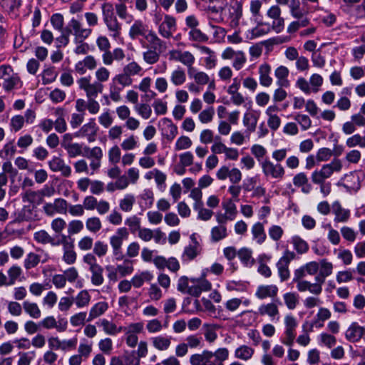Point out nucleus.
<instances>
[{
    "label": "nucleus",
    "mask_w": 365,
    "mask_h": 365,
    "mask_svg": "<svg viewBox=\"0 0 365 365\" xmlns=\"http://www.w3.org/2000/svg\"><path fill=\"white\" fill-rule=\"evenodd\" d=\"M86 227L91 233H97L102 228V222L98 217L93 216L86 219Z\"/></svg>",
    "instance_id": "nucleus-45"
},
{
    "label": "nucleus",
    "mask_w": 365,
    "mask_h": 365,
    "mask_svg": "<svg viewBox=\"0 0 365 365\" xmlns=\"http://www.w3.org/2000/svg\"><path fill=\"white\" fill-rule=\"evenodd\" d=\"M345 336L351 342H357L365 336V327L353 322L346 329Z\"/></svg>",
    "instance_id": "nucleus-20"
},
{
    "label": "nucleus",
    "mask_w": 365,
    "mask_h": 365,
    "mask_svg": "<svg viewBox=\"0 0 365 365\" xmlns=\"http://www.w3.org/2000/svg\"><path fill=\"white\" fill-rule=\"evenodd\" d=\"M192 284L188 291V294L197 297L202 292L210 291L212 288L211 283L205 279L191 280Z\"/></svg>",
    "instance_id": "nucleus-18"
},
{
    "label": "nucleus",
    "mask_w": 365,
    "mask_h": 365,
    "mask_svg": "<svg viewBox=\"0 0 365 365\" xmlns=\"http://www.w3.org/2000/svg\"><path fill=\"white\" fill-rule=\"evenodd\" d=\"M0 79L3 80L2 86L6 91H11L21 84L19 76L14 73L10 66H0Z\"/></svg>",
    "instance_id": "nucleus-4"
},
{
    "label": "nucleus",
    "mask_w": 365,
    "mask_h": 365,
    "mask_svg": "<svg viewBox=\"0 0 365 365\" xmlns=\"http://www.w3.org/2000/svg\"><path fill=\"white\" fill-rule=\"evenodd\" d=\"M342 164L338 159L333 160L330 163L324 165L319 170H315L312 174V180L314 183H322L333 174L339 172Z\"/></svg>",
    "instance_id": "nucleus-3"
},
{
    "label": "nucleus",
    "mask_w": 365,
    "mask_h": 365,
    "mask_svg": "<svg viewBox=\"0 0 365 365\" xmlns=\"http://www.w3.org/2000/svg\"><path fill=\"white\" fill-rule=\"evenodd\" d=\"M163 122L164 135L168 141H172L178 135V127L168 118H164Z\"/></svg>",
    "instance_id": "nucleus-33"
},
{
    "label": "nucleus",
    "mask_w": 365,
    "mask_h": 365,
    "mask_svg": "<svg viewBox=\"0 0 365 365\" xmlns=\"http://www.w3.org/2000/svg\"><path fill=\"white\" fill-rule=\"evenodd\" d=\"M289 7L290 14L294 19H302L308 14V11L304 6H301L298 0H292Z\"/></svg>",
    "instance_id": "nucleus-38"
},
{
    "label": "nucleus",
    "mask_w": 365,
    "mask_h": 365,
    "mask_svg": "<svg viewBox=\"0 0 365 365\" xmlns=\"http://www.w3.org/2000/svg\"><path fill=\"white\" fill-rule=\"evenodd\" d=\"M203 328L205 329L204 336L206 341L209 343L214 342L217 338L216 329L218 327L215 324H205Z\"/></svg>",
    "instance_id": "nucleus-54"
},
{
    "label": "nucleus",
    "mask_w": 365,
    "mask_h": 365,
    "mask_svg": "<svg viewBox=\"0 0 365 365\" xmlns=\"http://www.w3.org/2000/svg\"><path fill=\"white\" fill-rule=\"evenodd\" d=\"M297 288L300 292L309 291L310 293L319 295L322 293V289L317 284H314L309 281L302 280L297 282Z\"/></svg>",
    "instance_id": "nucleus-35"
},
{
    "label": "nucleus",
    "mask_w": 365,
    "mask_h": 365,
    "mask_svg": "<svg viewBox=\"0 0 365 365\" xmlns=\"http://www.w3.org/2000/svg\"><path fill=\"white\" fill-rule=\"evenodd\" d=\"M289 73V69L284 66H280L275 69L274 76L277 79V83L280 87H288L289 86V81L287 78Z\"/></svg>",
    "instance_id": "nucleus-32"
},
{
    "label": "nucleus",
    "mask_w": 365,
    "mask_h": 365,
    "mask_svg": "<svg viewBox=\"0 0 365 365\" xmlns=\"http://www.w3.org/2000/svg\"><path fill=\"white\" fill-rule=\"evenodd\" d=\"M271 66L267 63H263L259 67V83L262 86L269 87L272 83L270 76Z\"/></svg>",
    "instance_id": "nucleus-30"
},
{
    "label": "nucleus",
    "mask_w": 365,
    "mask_h": 365,
    "mask_svg": "<svg viewBox=\"0 0 365 365\" xmlns=\"http://www.w3.org/2000/svg\"><path fill=\"white\" fill-rule=\"evenodd\" d=\"M129 236V231L126 227H120L116 230L115 233L110 237V245L113 250V254L117 259H121L122 245L123 241L127 240Z\"/></svg>",
    "instance_id": "nucleus-6"
},
{
    "label": "nucleus",
    "mask_w": 365,
    "mask_h": 365,
    "mask_svg": "<svg viewBox=\"0 0 365 365\" xmlns=\"http://www.w3.org/2000/svg\"><path fill=\"white\" fill-rule=\"evenodd\" d=\"M278 287L274 284L259 285L255 292V297L263 300L267 298H275L278 294Z\"/></svg>",
    "instance_id": "nucleus-21"
},
{
    "label": "nucleus",
    "mask_w": 365,
    "mask_h": 365,
    "mask_svg": "<svg viewBox=\"0 0 365 365\" xmlns=\"http://www.w3.org/2000/svg\"><path fill=\"white\" fill-rule=\"evenodd\" d=\"M142 70V67L137 62L131 61L123 66L122 72L132 78V76L139 75Z\"/></svg>",
    "instance_id": "nucleus-55"
},
{
    "label": "nucleus",
    "mask_w": 365,
    "mask_h": 365,
    "mask_svg": "<svg viewBox=\"0 0 365 365\" xmlns=\"http://www.w3.org/2000/svg\"><path fill=\"white\" fill-rule=\"evenodd\" d=\"M89 271L91 273V283L95 286L101 285L104 282L103 267L99 264L93 268L89 269Z\"/></svg>",
    "instance_id": "nucleus-43"
},
{
    "label": "nucleus",
    "mask_w": 365,
    "mask_h": 365,
    "mask_svg": "<svg viewBox=\"0 0 365 365\" xmlns=\"http://www.w3.org/2000/svg\"><path fill=\"white\" fill-rule=\"evenodd\" d=\"M97 324L101 327L104 332L108 335H115L120 331V328H118L114 323L106 319L99 320Z\"/></svg>",
    "instance_id": "nucleus-44"
},
{
    "label": "nucleus",
    "mask_w": 365,
    "mask_h": 365,
    "mask_svg": "<svg viewBox=\"0 0 365 365\" xmlns=\"http://www.w3.org/2000/svg\"><path fill=\"white\" fill-rule=\"evenodd\" d=\"M83 148L81 144L74 143L66 146L65 150L67 151L69 158H76L80 155L83 156Z\"/></svg>",
    "instance_id": "nucleus-60"
},
{
    "label": "nucleus",
    "mask_w": 365,
    "mask_h": 365,
    "mask_svg": "<svg viewBox=\"0 0 365 365\" xmlns=\"http://www.w3.org/2000/svg\"><path fill=\"white\" fill-rule=\"evenodd\" d=\"M98 130L94 120L91 119L88 123L84 124L78 132L74 133V136L86 137L89 143H92L96 140Z\"/></svg>",
    "instance_id": "nucleus-17"
},
{
    "label": "nucleus",
    "mask_w": 365,
    "mask_h": 365,
    "mask_svg": "<svg viewBox=\"0 0 365 365\" xmlns=\"http://www.w3.org/2000/svg\"><path fill=\"white\" fill-rule=\"evenodd\" d=\"M176 29V20L170 15H165L163 21L159 26V33L162 36L169 38Z\"/></svg>",
    "instance_id": "nucleus-19"
},
{
    "label": "nucleus",
    "mask_w": 365,
    "mask_h": 365,
    "mask_svg": "<svg viewBox=\"0 0 365 365\" xmlns=\"http://www.w3.org/2000/svg\"><path fill=\"white\" fill-rule=\"evenodd\" d=\"M295 254L289 250H286L277 263V268L279 277L282 282L287 281L290 276L289 265L290 262L294 259Z\"/></svg>",
    "instance_id": "nucleus-11"
},
{
    "label": "nucleus",
    "mask_w": 365,
    "mask_h": 365,
    "mask_svg": "<svg viewBox=\"0 0 365 365\" xmlns=\"http://www.w3.org/2000/svg\"><path fill=\"white\" fill-rule=\"evenodd\" d=\"M68 27L69 32L74 36L75 42H83L92 34L91 29L84 26L80 21L76 19H72L70 21Z\"/></svg>",
    "instance_id": "nucleus-9"
},
{
    "label": "nucleus",
    "mask_w": 365,
    "mask_h": 365,
    "mask_svg": "<svg viewBox=\"0 0 365 365\" xmlns=\"http://www.w3.org/2000/svg\"><path fill=\"white\" fill-rule=\"evenodd\" d=\"M22 200L24 202L38 203L42 201L39 191L26 190L21 195Z\"/></svg>",
    "instance_id": "nucleus-47"
},
{
    "label": "nucleus",
    "mask_w": 365,
    "mask_h": 365,
    "mask_svg": "<svg viewBox=\"0 0 365 365\" xmlns=\"http://www.w3.org/2000/svg\"><path fill=\"white\" fill-rule=\"evenodd\" d=\"M125 225L129 227V230L131 233H135L141 228L140 219L136 215H132L126 218L125 220Z\"/></svg>",
    "instance_id": "nucleus-64"
},
{
    "label": "nucleus",
    "mask_w": 365,
    "mask_h": 365,
    "mask_svg": "<svg viewBox=\"0 0 365 365\" xmlns=\"http://www.w3.org/2000/svg\"><path fill=\"white\" fill-rule=\"evenodd\" d=\"M103 23L113 39L120 38L122 34L123 26L114 13V7L111 3L105 2L101 6Z\"/></svg>",
    "instance_id": "nucleus-2"
},
{
    "label": "nucleus",
    "mask_w": 365,
    "mask_h": 365,
    "mask_svg": "<svg viewBox=\"0 0 365 365\" xmlns=\"http://www.w3.org/2000/svg\"><path fill=\"white\" fill-rule=\"evenodd\" d=\"M270 31V26L262 22L257 23V26L251 30L252 38H257L267 34Z\"/></svg>",
    "instance_id": "nucleus-62"
},
{
    "label": "nucleus",
    "mask_w": 365,
    "mask_h": 365,
    "mask_svg": "<svg viewBox=\"0 0 365 365\" xmlns=\"http://www.w3.org/2000/svg\"><path fill=\"white\" fill-rule=\"evenodd\" d=\"M83 151V156L88 159L102 160L103 158V150L100 147L96 146L91 148L88 146H84Z\"/></svg>",
    "instance_id": "nucleus-50"
},
{
    "label": "nucleus",
    "mask_w": 365,
    "mask_h": 365,
    "mask_svg": "<svg viewBox=\"0 0 365 365\" xmlns=\"http://www.w3.org/2000/svg\"><path fill=\"white\" fill-rule=\"evenodd\" d=\"M91 301V295L87 290H81L73 299V302L78 308L87 307Z\"/></svg>",
    "instance_id": "nucleus-48"
},
{
    "label": "nucleus",
    "mask_w": 365,
    "mask_h": 365,
    "mask_svg": "<svg viewBox=\"0 0 365 365\" xmlns=\"http://www.w3.org/2000/svg\"><path fill=\"white\" fill-rule=\"evenodd\" d=\"M153 279V275L150 272L145 271L141 272L140 274L135 275L132 279V285L138 288L143 286L144 282H149Z\"/></svg>",
    "instance_id": "nucleus-51"
},
{
    "label": "nucleus",
    "mask_w": 365,
    "mask_h": 365,
    "mask_svg": "<svg viewBox=\"0 0 365 365\" xmlns=\"http://www.w3.org/2000/svg\"><path fill=\"white\" fill-rule=\"evenodd\" d=\"M293 184L295 187H301L302 192L305 194L309 193L312 190V185L309 183L308 178L303 172L294 176Z\"/></svg>",
    "instance_id": "nucleus-28"
},
{
    "label": "nucleus",
    "mask_w": 365,
    "mask_h": 365,
    "mask_svg": "<svg viewBox=\"0 0 365 365\" xmlns=\"http://www.w3.org/2000/svg\"><path fill=\"white\" fill-rule=\"evenodd\" d=\"M229 357L227 348H219L215 352L204 350L201 354H192L190 358L192 365H223Z\"/></svg>",
    "instance_id": "nucleus-1"
},
{
    "label": "nucleus",
    "mask_w": 365,
    "mask_h": 365,
    "mask_svg": "<svg viewBox=\"0 0 365 365\" xmlns=\"http://www.w3.org/2000/svg\"><path fill=\"white\" fill-rule=\"evenodd\" d=\"M292 242L294 248L299 255L304 254L309 250L307 242L299 236H294L292 238Z\"/></svg>",
    "instance_id": "nucleus-52"
},
{
    "label": "nucleus",
    "mask_w": 365,
    "mask_h": 365,
    "mask_svg": "<svg viewBox=\"0 0 365 365\" xmlns=\"http://www.w3.org/2000/svg\"><path fill=\"white\" fill-rule=\"evenodd\" d=\"M108 309V305L105 302H100L95 304L90 309L87 322H91L94 319L103 315Z\"/></svg>",
    "instance_id": "nucleus-34"
},
{
    "label": "nucleus",
    "mask_w": 365,
    "mask_h": 365,
    "mask_svg": "<svg viewBox=\"0 0 365 365\" xmlns=\"http://www.w3.org/2000/svg\"><path fill=\"white\" fill-rule=\"evenodd\" d=\"M34 239L38 243L43 245L49 244L51 246L56 247L60 245V239L56 240L54 237L44 230H41L34 232Z\"/></svg>",
    "instance_id": "nucleus-27"
},
{
    "label": "nucleus",
    "mask_w": 365,
    "mask_h": 365,
    "mask_svg": "<svg viewBox=\"0 0 365 365\" xmlns=\"http://www.w3.org/2000/svg\"><path fill=\"white\" fill-rule=\"evenodd\" d=\"M333 213L335 215L336 222H346L350 217V211L341 207L339 202H334L332 205Z\"/></svg>",
    "instance_id": "nucleus-29"
},
{
    "label": "nucleus",
    "mask_w": 365,
    "mask_h": 365,
    "mask_svg": "<svg viewBox=\"0 0 365 365\" xmlns=\"http://www.w3.org/2000/svg\"><path fill=\"white\" fill-rule=\"evenodd\" d=\"M279 111V108L277 106H269L265 113L268 116L267 125L273 130H277L281 124V119L277 115V113Z\"/></svg>",
    "instance_id": "nucleus-23"
},
{
    "label": "nucleus",
    "mask_w": 365,
    "mask_h": 365,
    "mask_svg": "<svg viewBox=\"0 0 365 365\" xmlns=\"http://www.w3.org/2000/svg\"><path fill=\"white\" fill-rule=\"evenodd\" d=\"M55 113L58 117L53 122V126L57 132L64 133L67 129V125L65 119L62 117L63 110V109L58 108Z\"/></svg>",
    "instance_id": "nucleus-58"
},
{
    "label": "nucleus",
    "mask_w": 365,
    "mask_h": 365,
    "mask_svg": "<svg viewBox=\"0 0 365 365\" xmlns=\"http://www.w3.org/2000/svg\"><path fill=\"white\" fill-rule=\"evenodd\" d=\"M144 38L150 43L151 48L158 50L163 46V42L152 31L148 30Z\"/></svg>",
    "instance_id": "nucleus-57"
},
{
    "label": "nucleus",
    "mask_w": 365,
    "mask_h": 365,
    "mask_svg": "<svg viewBox=\"0 0 365 365\" xmlns=\"http://www.w3.org/2000/svg\"><path fill=\"white\" fill-rule=\"evenodd\" d=\"M283 299L286 307L293 310L297 307L299 302V296L295 292H287L283 295Z\"/></svg>",
    "instance_id": "nucleus-56"
},
{
    "label": "nucleus",
    "mask_w": 365,
    "mask_h": 365,
    "mask_svg": "<svg viewBox=\"0 0 365 365\" xmlns=\"http://www.w3.org/2000/svg\"><path fill=\"white\" fill-rule=\"evenodd\" d=\"M227 235V228L225 225L215 226L211 230V240L212 242H219Z\"/></svg>",
    "instance_id": "nucleus-49"
},
{
    "label": "nucleus",
    "mask_w": 365,
    "mask_h": 365,
    "mask_svg": "<svg viewBox=\"0 0 365 365\" xmlns=\"http://www.w3.org/2000/svg\"><path fill=\"white\" fill-rule=\"evenodd\" d=\"M284 338L281 341L286 346H292L294 344L296 337V328L297 327V322L296 318L292 314H287L284 319Z\"/></svg>",
    "instance_id": "nucleus-10"
},
{
    "label": "nucleus",
    "mask_w": 365,
    "mask_h": 365,
    "mask_svg": "<svg viewBox=\"0 0 365 365\" xmlns=\"http://www.w3.org/2000/svg\"><path fill=\"white\" fill-rule=\"evenodd\" d=\"M214 115L215 109L213 107L210 106L200 112L198 120L203 124H207L212 120Z\"/></svg>",
    "instance_id": "nucleus-61"
},
{
    "label": "nucleus",
    "mask_w": 365,
    "mask_h": 365,
    "mask_svg": "<svg viewBox=\"0 0 365 365\" xmlns=\"http://www.w3.org/2000/svg\"><path fill=\"white\" fill-rule=\"evenodd\" d=\"M97 66V61L94 56L89 55L86 56L82 61H78L76 66L75 69L79 74H84L86 70H93Z\"/></svg>",
    "instance_id": "nucleus-26"
},
{
    "label": "nucleus",
    "mask_w": 365,
    "mask_h": 365,
    "mask_svg": "<svg viewBox=\"0 0 365 365\" xmlns=\"http://www.w3.org/2000/svg\"><path fill=\"white\" fill-rule=\"evenodd\" d=\"M170 80L175 86H180L186 81V73L182 68L178 67L170 73Z\"/></svg>",
    "instance_id": "nucleus-36"
},
{
    "label": "nucleus",
    "mask_w": 365,
    "mask_h": 365,
    "mask_svg": "<svg viewBox=\"0 0 365 365\" xmlns=\"http://www.w3.org/2000/svg\"><path fill=\"white\" fill-rule=\"evenodd\" d=\"M192 244L185 247L181 255L182 262H190L195 259L201 252L199 242L197 241L194 235L190 236Z\"/></svg>",
    "instance_id": "nucleus-16"
},
{
    "label": "nucleus",
    "mask_w": 365,
    "mask_h": 365,
    "mask_svg": "<svg viewBox=\"0 0 365 365\" xmlns=\"http://www.w3.org/2000/svg\"><path fill=\"white\" fill-rule=\"evenodd\" d=\"M259 115L254 113H245L243 116V125L247 131L252 133L256 130Z\"/></svg>",
    "instance_id": "nucleus-39"
},
{
    "label": "nucleus",
    "mask_w": 365,
    "mask_h": 365,
    "mask_svg": "<svg viewBox=\"0 0 365 365\" xmlns=\"http://www.w3.org/2000/svg\"><path fill=\"white\" fill-rule=\"evenodd\" d=\"M60 245L63 246L62 259L68 265L74 264L77 259V254L74 250V245L67 240L66 235H62L60 239Z\"/></svg>",
    "instance_id": "nucleus-13"
},
{
    "label": "nucleus",
    "mask_w": 365,
    "mask_h": 365,
    "mask_svg": "<svg viewBox=\"0 0 365 365\" xmlns=\"http://www.w3.org/2000/svg\"><path fill=\"white\" fill-rule=\"evenodd\" d=\"M254 353L255 350L252 347L247 345H241L235 349V356L243 361H248L252 357Z\"/></svg>",
    "instance_id": "nucleus-40"
},
{
    "label": "nucleus",
    "mask_w": 365,
    "mask_h": 365,
    "mask_svg": "<svg viewBox=\"0 0 365 365\" xmlns=\"http://www.w3.org/2000/svg\"><path fill=\"white\" fill-rule=\"evenodd\" d=\"M252 234L253 239L259 245L262 244L266 240L264 226L261 222H257L252 227Z\"/></svg>",
    "instance_id": "nucleus-42"
},
{
    "label": "nucleus",
    "mask_w": 365,
    "mask_h": 365,
    "mask_svg": "<svg viewBox=\"0 0 365 365\" xmlns=\"http://www.w3.org/2000/svg\"><path fill=\"white\" fill-rule=\"evenodd\" d=\"M46 257L41 259V256L35 252H29L26 255L24 260V267L26 270H29L32 268L36 267L40 262L45 263L47 262V255H45Z\"/></svg>",
    "instance_id": "nucleus-31"
},
{
    "label": "nucleus",
    "mask_w": 365,
    "mask_h": 365,
    "mask_svg": "<svg viewBox=\"0 0 365 365\" xmlns=\"http://www.w3.org/2000/svg\"><path fill=\"white\" fill-rule=\"evenodd\" d=\"M172 337L166 335H158L150 338L152 346L158 351H165L171 346Z\"/></svg>",
    "instance_id": "nucleus-24"
},
{
    "label": "nucleus",
    "mask_w": 365,
    "mask_h": 365,
    "mask_svg": "<svg viewBox=\"0 0 365 365\" xmlns=\"http://www.w3.org/2000/svg\"><path fill=\"white\" fill-rule=\"evenodd\" d=\"M190 78L193 79L197 85L204 86L209 83V76L203 71H197L195 68L187 73Z\"/></svg>",
    "instance_id": "nucleus-37"
},
{
    "label": "nucleus",
    "mask_w": 365,
    "mask_h": 365,
    "mask_svg": "<svg viewBox=\"0 0 365 365\" xmlns=\"http://www.w3.org/2000/svg\"><path fill=\"white\" fill-rule=\"evenodd\" d=\"M68 208V202L63 198L55 199L53 202L46 203L43 207V211L48 216H53L56 213L66 214Z\"/></svg>",
    "instance_id": "nucleus-14"
},
{
    "label": "nucleus",
    "mask_w": 365,
    "mask_h": 365,
    "mask_svg": "<svg viewBox=\"0 0 365 365\" xmlns=\"http://www.w3.org/2000/svg\"><path fill=\"white\" fill-rule=\"evenodd\" d=\"M135 202V199L134 195L132 194H126L123 198L119 201V207L122 211L129 212L133 210Z\"/></svg>",
    "instance_id": "nucleus-46"
},
{
    "label": "nucleus",
    "mask_w": 365,
    "mask_h": 365,
    "mask_svg": "<svg viewBox=\"0 0 365 365\" xmlns=\"http://www.w3.org/2000/svg\"><path fill=\"white\" fill-rule=\"evenodd\" d=\"M48 165L52 171L60 172L64 177H69L71 175V168L59 157L53 158L48 162Z\"/></svg>",
    "instance_id": "nucleus-22"
},
{
    "label": "nucleus",
    "mask_w": 365,
    "mask_h": 365,
    "mask_svg": "<svg viewBox=\"0 0 365 365\" xmlns=\"http://www.w3.org/2000/svg\"><path fill=\"white\" fill-rule=\"evenodd\" d=\"M239 259L247 267H251L255 263L252 256V251L247 248L241 249L237 253Z\"/></svg>",
    "instance_id": "nucleus-53"
},
{
    "label": "nucleus",
    "mask_w": 365,
    "mask_h": 365,
    "mask_svg": "<svg viewBox=\"0 0 365 365\" xmlns=\"http://www.w3.org/2000/svg\"><path fill=\"white\" fill-rule=\"evenodd\" d=\"M52 340L57 342V349H60L63 351L73 349L77 344V338L76 337L63 341H60L58 338H53Z\"/></svg>",
    "instance_id": "nucleus-59"
},
{
    "label": "nucleus",
    "mask_w": 365,
    "mask_h": 365,
    "mask_svg": "<svg viewBox=\"0 0 365 365\" xmlns=\"http://www.w3.org/2000/svg\"><path fill=\"white\" fill-rule=\"evenodd\" d=\"M256 314L260 317H267L271 321L278 320L279 318V307L274 302L262 304L258 307Z\"/></svg>",
    "instance_id": "nucleus-15"
},
{
    "label": "nucleus",
    "mask_w": 365,
    "mask_h": 365,
    "mask_svg": "<svg viewBox=\"0 0 365 365\" xmlns=\"http://www.w3.org/2000/svg\"><path fill=\"white\" fill-rule=\"evenodd\" d=\"M169 60L181 63L187 67V73L194 68L193 65L195 62L194 55L188 51H182L180 49H173L168 52Z\"/></svg>",
    "instance_id": "nucleus-7"
},
{
    "label": "nucleus",
    "mask_w": 365,
    "mask_h": 365,
    "mask_svg": "<svg viewBox=\"0 0 365 365\" xmlns=\"http://www.w3.org/2000/svg\"><path fill=\"white\" fill-rule=\"evenodd\" d=\"M79 88L84 91L88 98H96L103 92V86L99 81L91 82V77H81L78 81Z\"/></svg>",
    "instance_id": "nucleus-5"
},
{
    "label": "nucleus",
    "mask_w": 365,
    "mask_h": 365,
    "mask_svg": "<svg viewBox=\"0 0 365 365\" xmlns=\"http://www.w3.org/2000/svg\"><path fill=\"white\" fill-rule=\"evenodd\" d=\"M23 309L33 319H38L41 316V311L35 302L25 301L23 302Z\"/></svg>",
    "instance_id": "nucleus-41"
},
{
    "label": "nucleus",
    "mask_w": 365,
    "mask_h": 365,
    "mask_svg": "<svg viewBox=\"0 0 365 365\" xmlns=\"http://www.w3.org/2000/svg\"><path fill=\"white\" fill-rule=\"evenodd\" d=\"M120 365H140V359L137 358L134 353H125L122 356H119Z\"/></svg>",
    "instance_id": "nucleus-63"
},
{
    "label": "nucleus",
    "mask_w": 365,
    "mask_h": 365,
    "mask_svg": "<svg viewBox=\"0 0 365 365\" xmlns=\"http://www.w3.org/2000/svg\"><path fill=\"white\" fill-rule=\"evenodd\" d=\"M262 173L266 177H270L274 179H282L285 170L281 164H274L268 159L261 163Z\"/></svg>",
    "instance_id": "nucleus-12"
},
{
    "label": "nucleus",
    "mask_w": 365,
    "mask_h": 365,
    "mask_svg": "<svg viewBox=\"0 0 365 365\" xmlns=\"http://www.w3.org/2000/svg\"><path fill=\"white\" fill-rule=\"evenodd\" d=\"M230 25L232 28H237L240 24L243 14L242 3L238 0H231L225 6Z\"/></svg>",
    "instance_id": "nucleus-8"
},
{
    "label": "nucleus",
    "mask_w": 365,
    "mask_h": 365,
    "mask_svg": "<svg viewBox=\"0 0 365 365\" xmlns=\"http://www.w3.org/2000/svg\"><path fill=\"white\" fill-rule=\"evenodd\" d=\"M148 31V26L145 24L143 21L138 19L135 20L130 26L128 31L129 37L134 40L139 36L144 37Z\"/></svg>",
    "instance_id": "nucleus-25"
}]
</instances>
